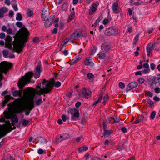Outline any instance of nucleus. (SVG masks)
<instances>
[{"instance_id":"7ed1b4c3","label":"nucleus","mask_w":160,"mask_h":160,"mask_svg":"<svg viewBox=\"0 0 160 160\" xmlns=\"http://www.w3.org/2000/svg\"><path fill=\"white\" fill-rule=\"evenodd\" d=\"M34 105L33 97L28 99L24 105H23L21 101H19L15 108V111L17 113H21L24 111L25 112V115L28 116L30 111L34 108Z\"/></svg>"},{"instance_id":"0e129e2a","label":"nucleus","mask_w":160,"mask_h":160,"mask_svg":"<svg viewBox=\"0 0 160 160\" xmlns=\"http://www.w3.org/2000/svg\"><path fill=\"white\" fill-rule=\"evenodd\" d=\"M13 14L14 12L12 10L10 11L9 14V17L10 18H11L13 16Z\"/></svg>"},{"instance_id":"13d9d810","label":"nucleus","mask_w":160,"mask_h":160,"mask_svg":"<svg viewBox=\"0 0 160 160\" xmlns=\"http://www.w3.org/2000/svg\"><path fill=\"white\" fill-rule=\"evenodd\" d=\"M150 71V70L149 68H146L142 71V72L144 74H146L149 73Z\"/></svg>"},{"instance_id":"4468645a","label":"nucleus","mask_w":160,"mask_h":160,"mask_svg":"<svg viewBox=\"0 0 160 160\" xmlns=\"http://www.w3.org/2000/svg\"><path fill=\"white\" fill-rule=\"evenodd\" d=\"M49 12L48 10H45L44 8L42 11V13L41 16L42 19L43 20H45L46 19H48L49 15Z\"/></svg>"},{"instance_id":"a878e982","label":"nucleus","mask_w":160,"mask_h":160,"mask_svg":"<svg viewBox=\"0 0 160 160\" xmlns=\"http://www.w3.org/2000/svg\"><path fill=\"white\" fill-rule=\"evenodd\" d=\"M38 142L41 144H44L47 142V141L46 139L44 138L41 137L38 138Z\"/></svg>"},{"instance_id":"de8ad7c7","label":"nucleus","mask_w":160,"mask_h":160,"mask_svg":"<svg viewBox=\"0 0 160 160\" xmlns=\"http://www.w3.org/2000/svg\"><path fill=\"white\" fill-rule=\"evenodd\" d=\"M119 86L121 89H123L125 87V85L123 83L120 82L119 83Z\"/></svg>"},{"instance_id":"ddd939ff","label":"nucleus","mask_w":160,"mask_h":160,"mask_svg":"<svg viewBox=\"0 0 160 160\" xmlns=\"http://www.w3.org/2000/svg\"><path fill=\"white\" fill-rule=\"evenodd\" d=\"M138 83L135 82H133L129 83L126 88V92H128L129 91L133 89L138 86Z\"/></svg>"},{"instance_id":"ea45409f","label":"nucleus","mask_w":160,"mask_h":160,"mask_svg":"<svg viewBox=\"0 0 160 160\" xmlns=\"http://www.w3.org/2000/svg\"><path fill=\"white\" fill-rule=\"evenodd\" d=\"M156 115V112L155 111H152L150 115V120H152L155 118Z\"/></svg>"},{"instance_id":"2f4dec72","label":"nucleus","mask_w":160,"mask_h":160,"mask_svg":"<svg viewBox=\"0 0 160 160\" xmlns=\"http://www.w3.org/2000/svg\"><path fill=\"white\" fill-rule=\"evenodd\" d=\"M114 118L112 117H111L109 118H107L106 122L107 123H110L111 124L114 123L113 122H112Z\"/></svg>"},{"instance_id":"aec40b11","label":"nucleus","mask_w":160,"mask_h":160,"mask_svg":"<svg viewBox=\"0 0 160 160\" xmlns=\"http://www.w3.org/2000/svg\"><path fill=\"white\" fill-rule=\"evenodd\" d=\"M144 116L143 115H141L138 117L136 119V120L132 123V124H137L139 123L140 121H142L144 118Z\"/></svg>"},{"instance_id":"c9c22d12","label":"nucleus","mask_w":160,"mask_h":160,"mask_svg":"<svg viewBox=\"0 0 160 160\" xmlns=\"http://www.w3.org/2000/svg\"><path fill=\"white\" fill-rule=\"evenodd\" d=\"M5 40L7 42L9 43L12 41V38L10 36L8 35L6 36Z\"/></svg>"},{"instance_id":"a19ab883","label":"nucleus","mask_w":160,"mask_h":160,"mask_svg":"<svg viewBox=\"0 0 160 160\" xmlns=\"http://www.w3.org/2000/svg\"><path fill=\"white\" fill-rule=\"evenodd\" d=\"M29 123V122L28 120L24 119L22 121V125L24 126H26Z\"/></svg>"},{"instance_id":"3c124183","label":"nucleus","mask_w":160,"mask_h":160,"mask_svg":"<svg viewBox=\"0 0 160 160\" xmlns=\"http://www.w3.org/2000/svg\"><path fill=\"white\" fill-rule=\"evenodd\" d=\"M139 35L138 34H137L135 36V38L134 39V44L135 45L136 44L137 42L138 41L139 38Z\"/></svg>"},{"instance_id":"0eeeda50","label":"nucleus","mask_w":160,"mask_h":160,"mask_svg":"<svg viewBox=\"0 0 160 160\" xmlns=\"http://www.w3.org/2000/svg\"><path fill=\"white\" fill-rule=\"evenodd\" d=\"M160 85V74H158L156 76H154L152 80L151 85H155L156 87Z\"/></svg>"},{"instance_id":"f3484780","label":"nucleus","mask_w":160,"mask_h":160,"mask_svg":"<svg viewBox=\"0 0 160 160\" xmlns=\"http://www.w3.org/2000/svg\"><path fill=\"white\" fill-rule=\"evenodd\" d=\"M152 46V43H150L148 44L147 47V52L148 53L147 55L148 56H150L152 54L151 52L153 48Z\"/></svg>"},{"instance_id":"f03ea898","label":"nucleus","mask_w":160,"mask_h":160,"mask_svg":"<svg viewBox=\"0 0 160 160\" xmlns=\"http://www.w3.org/2000/svg\"><path fill=\"white\" fill-rule=\"evenodd\" d=\"M42 88L40 86H37V88L39 89V90L37 89L35 90L33 88L29 87H28L27 89L24 90V94L26 96H29L32 95L33 97L35 94L39 95L43 94V96H45V94L49 93L52 89V86L50 82L46 81L45 79L42 80Z\"/></svg>"},{"instance_id":"393cba45","label":"nucleus","mask_w":160,"mask_h":160,"mask_svg":"<svg viewBox=\"0 0 160 160\" xmlns=\"http://www.w3.org/2000/svg\"><path fill=\"white\" fill-rule=\"evenodd\" d=\"M63 140H65L69 138L70 135L67 133H64L60 135Z\"/></svg>"},{"instance_id":"f257e3e1","label":"nucleus","mask_w":160,"mask_h":160,"mask_svg":"<svg viewBox=\"0 0 160 160\" xmlns=\"http://www.w3.org/2000/svg\"><path fill=\"white\" fill-rule=\"evenodd\" d=\"M29 35L28 31L25 27H22L21 30L17 32L14 37L13 44V49L16 52L19 53L22 50L25 46L24 44L28 42Z\"/></svg>"},{"instance_id":"b1692460","label":"nucleus","mask_w":160,"mask_h":160,"mask_svg":"<svg viewBox=\"0 0 160 160\" xmlns=\"http://www.w3.org/2000/svg\"><path fill=\"white\" fill-rule=\"evenodd\" d=\"M51 85L52 86H53L56 88H58L61 85V83L59 81H57L56 82H54V80L53 79V81L52 82V84L51 83Z\"/></svg>"},{"instance_id":"dca6fc26","label":"nucleus","mask_w":160,"mask_h":160,"mask_svg":"<svg viewBox=\"0 0 160 160\" xmlns=\"http://www.w3.org/2000/svg\"><path fill=\"white\" fill-rule=\"evenodd\" d=\"M82 58V56L81 55H79L76 56L74 59H73L72 60H71V64L73 65L76 63L79 60H80Z\"/></svg>"},{"instance_id":"20e7f679","label":"nucleus","mask_w":160,"mask_h":160,"mask_svg":"<svg viewBox=\"0 0 160 160\" xmlns=\"http://www.w3.org/2000/svg\"><path fill=\"white\" fill-rule=\"evenodd\" d=\"M33 74L32 72H28L26 74L25 76H23L19 80L18 86L20 89H22L27 83L30 82Z\"/></svg>"},{"instance_id":"4be33fe9","label":"nucleus","mask_w":160,"mask_h":160,"mask_svg":"<svg viewBox=\"0 0 160 160\" xmlns=\"http://www.w3.org/2000/svg\"><path fill=\"white\" fill-rule=\"evenodd\" d=\"M3 114L5 118L7 119H9L11 117V114L9 111H4L3 112Z\"/></svg>"},{"instance_id":"cd10ccee","label":"nucleus","mask_w":160,"mask_h":160,"mask_svg":"<svg viewBox=\"0 0 160 160\" xmlns=\"http://www.w3.org/2000/svg\"><path fill=\"white\" fill-rule=\"evenodd\" d=\"M75 16V13L74 12H72L70 13V15H69L68 19L67 21L68 22H69L70 21L72 20H73Z\"/></svg>"},{"instance_id":"338daca9","label":"nucleus","mask_w":160,"mask_h":160,"mask_svg":"<svg viewBox=\"0 0 160 160\" xmlns=\"http://www.w3.org/2000/svg\"><path fill=\"white\" fill-rule=\"evenodd\" d=\"M147 102H148V103L151 106H152L153 104V102L150 99L148 100Z\"/></svg>"},{"instance_id":"58836bf2","label":"nucleus","mask_w":160,"mask_h":160,"mask_svg":"<svg viewBox=\"0 0 160 160\" xmlns=\"http://www.w3.org/2000/svg\"><path fill=\"white\" fill-rule=\"evenodd\" d=\"M68 5L66 3H64L62 7V9L63 11H66L68 10Z\"/></svg>"},{"instance_id":"f8f14e48","label":"nucleus","mask_w":160,"mask_h":160,"mask_svg":"<svg viewBox=\"0 0 160 160\" xmlns=\"http://www.w3.org/2000/svg\"><path fill=\"white\" fill-rule=\"evenodd\" d=\"M118 5L117 2L113 3L112 4V10L113 13L116 14H118L120 12L118 9Z\"/></svg>"},{"instance_id":"6e6d98bb","label":"nucleus","mask_w":160,"mask_h":160,"mask_svg":"<svg viewBox=\"0 0 160 160\" xmlns=\"http://www.w3.org/2000/svg\"><path fill=\"white\" fill-rule=\"evenodd\" d=\"M33 14V12L31 10L27 12V15L28 17H31Z\"/></svg>"},{"instance_id":"e433bc0d","label":"nucleus","mask_w":160,"mask_h":160,"mask_svg":"<svg viewBox=\"0 0 160 160\" xmlns=\"http://www.w3.org/2000/svg\"><path fill=\"white\" fill-rule=\"evenodd\" d=\"M62 141H63V140L62 137H61V135H60L59 137H57L55 142L56 144L59 143Z\"/></svg>"},{"instance_id":"72a5a7b5","label":"nucleus","mask_w":160,"mask_h":160,"mask_svg":"<svg viewBox=\"0 0 160 160\" xmlns=\"http://www.w3.org/2000/svg\"><path fill=\"white\" fill-rule=\"evenodd\" d=\"M22 94V91H20V92H19L18 91H14L12 94L13 96L14 97L17 96L18 95L20 96Z\"/></svg>"},{"instance_id":"4c0bfd02","label":"nucleus","mask_w":160,"mask_h":160,"mask_svg":"<svg viewBox=\"0 0 160 160\" xmlns=\"http://www.w3.org/2000/svg\"><path fill=\"white\" fill-rule=\"evenodd\" d=\"M111 134L110 131H109L108 130H104V136L107 137H109Z\"/></svg>"},{"instance_id":"bf43d9fd","label":"nucleus","mask_w":160,"mask_h":160,"mask_svg":"<svg viewBox=\"0 0 160 160\" xmlns=\"http://www.w3.org/2000/svg\"><path fill=\"white\" fill-rule=\"evenodd\" d=\"M154 91L156 93H159L160 92V89L158 87H157L154 89Z\"/></svg>"},{"instance_id":"052dcab7","label":"nucleus","mask_w":160,"mask_h":160,"mask_svg":"<svg viewBox=\"0 0 160 160\" xmlns=\"http://www.w3.org/2000/svg\"><path fill=\"white\" fill-rule=\"evenodd\" d=\"M5 34L4 32L0 33V38L1 39H3L5 38Z\"/></svg>"},{"instance_id":"774afa93","label":"nucleus","mask_w":160,"mask_h":160,"mask_svg":"<svg viewBox=\"0 0 160 160\" xmlns=\"http://www.w3.org/2000/svg\"><path fill=\"white\" fill-rule=\"evenodd\" d=\"M2 53L3 56H6L8 55V52L7 51L4 50L3 51Z\"/></svg>"},{"instance_id":"2eb2a0df","label":"nucleus","mask_w":160,"mask_h":160,"mask_svg":"<svg viewBox=\"0 0 160 160\" xmlns=\"http://www.w3.org/2000/svg\"><path fill=\"white\" fill-rule=\"evenodd\" d=\"M81 35V33L79 32H76L73 33L70 36V40H75L79 38Z\"/></svg>"},{"instance_id":"680f3d73","label":"nucleus","mask_w":160,"mask_h":160,"mask_svg":"<svg viewBox=\"0 0 160 160\" xmlns=\"http://www.w3.org/2000/svg\"><path fill=\"white\" fill-rule=\"evenodd\" d=\"M7 33L8 34H11L12 32V29L9 28L7 30Z\"/></svg>"},{"instance_id":"1a4fd4ad","label":"nucleus","mask_w":160,"mask_h":160,"mask_svg":"<svg viewBox=\"0 0 160 160\" xmlns=\"http://www.w3.org/2000/svg\"><path fill=\"white\" fill-rule=\"evenodd\" d=\"M82 92L83 95L82 96L88 99L91 96V92L90 91L89 89H86L84 88H83Z\"/></svg>"},{"instance_id":"f704fd0d","label":"nucleus","mask_w":160,"mask_h":160,"mask_svg":"<svg viewBox=\"0 0 160 160\" xmlns=\"http://www.w3.org/2000/svg\"><path fill=\"white\" fill-rule=\"evenodd\" d=\"M98 55V57L99 58L101 59H104L106 56V54L103 52L99 53Z\"/></svg>"},{"instance_id":"09e8293b","label":"nucleus","mask_w":160,"mask_h":160,"mask_svg":"<svg viewBox=\"0 0 160 160\" xmlns=\"http://www.w3.org/2000/svg\"><path fill=\"white\" fill-rule=\"evenodd\" d=\"M108 96L107 94H106L103 97V100H104V101L103 102V103L104 104H105L106 102H107V100H108Z\"/></svg>"},{"instance_id":"49530a36","label":"nucleus","mask_w":160,"mask_h":160,"mask_svg":"<svg viewBox=\"0 0 160 160\" xmlns=\"http://www.w3.org/2000/svg\"><path fill=\"white\" fill-rule=\"evenodd\" d=\"M92 63L90 62L89 59H87L84 62V64L86 65H90Z\"/></svg>"},{"instance_id":"5fc2aeb1","label":"nucleus","mask_w":160,"mask_h":160,"mask_svg":"<svg viewBox=\"0 0 160 160\" xmlns=\"http://www.w3.org/2000/svg\"><path fill=\"white\" fill-rule=\"evenodd\" d=\"M1 118H0V122H5V118L4 116L3 115L1 116Z\"/></svg>"},{"instance_id":"c03bdc74","label":"nucleus","mask_w":160,"mask_h":160,"mask_svg":"<svg viewBox=\"0 0 160 160\" xmlns=\"http://www.w3.org/2000/svg\"><path fill=\"white\" fill-rule=\"evenodd\" d=\"M87 77L89 79H91L94 77V75L92 73H88L87 75Z\"/></svg>"},{"instance_id":"6ab92c4d","label":"nucleus","mask_w":160,"mask_h":160,"mask_svg":"<svg viewBox=\"0 0 160 160\" xmlns=\"http://www.w3.org/2000/svg\"><path fill=\"white\" fill-rule=\"evenodd\" d=\"M16 128V127L15 126H13L12 127L11 125L10 127H9L8 128L7 130V131L5 132V133L2 134V136H1L0 137V139L4 137L5 135H6L9 132L12 130L15 129Z\"/></svg>"},{"instance_id":"423d86ee","label":"nucleus","mask_w":160,"mask_h":160,"mask_svg":"<svg viewBox=\"0 0 160 160\" xmlns=\"http://www.w3.org/2000/svg\"><path fill=\"white\" fill-rule=\"evenodd\" d=\"M68 112L72 115L71 120H75L76 118H78L79 116V114L78 111H76L75 109L70 108Z\"/></svg>"},{"instance_id":"c85d7f7f","label":"nucleus","mask_w":160,"mask_h":160,"mask_svg":"<svg viewBox=\"0 0 160 160\" xmlns=\"http://www.w3.org/2000/svg\"><path fill=\"white\" fill-rule=\"evenodd\" d=\"M42 102V98L37 99L35 102V103L37 106L40 105Z\"/></svg>"},{"instance_id":"412c9836","label":"nucleus","mask_w":160,"mask_h":160,"mask_svg":"<svg viewBox=\"0 0 160 160\" xmlns=\"http://www.w3.org/2000/svg\"><path fill=\"white\" fill-rule=\"evenodd\" d=\"M98 99L95 101L93 103V106H96L99 102H101L103 98V93H102L101 94L98 96Z\"/></svg>"},{"instance_id":"6e6552de","label":"nucleus","mask_w":160,"mask_h":160,"mask_svg":"<svg viewBox=\"0 0 160 160\" xmlns=\"http://www.w3.org/2000/svg\"><path fill=\"white\" fill-rule=\"evenodd\" d=\"M99 5V3L97 2L92 3L90 6L89 10V14L91 15L94 13L97 10V8Z\"/></svg>"},{"instance_id":"8fccbe9b","label":"nucleus","mask_w":160,"mask_h":160,"mask_svg":"<svg viewBox=\"0 0 160 160\" xmlns=\"http://www.w3.org/2000/svg\"><path fill=\"white\" fill-rule=\"evenodd\" d=\"M11 99V97L9 95H6L5 96L4 102L7 103Z\"/></svg>"},{"instance_id":"473e14b6","label":"nucleus","mask_w":160,"mask_h":160,"mask_svg":"<svg viewBox=\"0 0 160 160\" xmlns=\"http://www.w3.org/2000/svg\"><path fill=\"white\" fill-rule=\"evenodd\" d=\"M88 149V148L86 146H83L79 148L78 151L79 152H81L83 151L87 150Z\"/></svg>"},{"instance_id":"69168bd1","label":"nucleus","mask_w":160,"mask_h":160,"mask_svg":"<svg viewBox=\"0 0 160 160\" xmlns=\"http://www.w3.org/2000/svg\"><path fill=\"white\" fill-rule=\"evenodd\" d=\"M12 7L14 10L15 11H18V8L17 6V5L16 4L13 5L12 4Z\"/></svg>"},{"instance_id":"603ef678","label":"nucleus","mask_w":160,"mask_h":160,"mask_svg":"<svg viewBox=\"0 0 160 160\" xmlns=\"http://www.w3.org/2000/svg\"><path fill=\"white\" fill-rule=\"evenodd\" d=\"M64 26V23L62 22H59V28L60 29H62L63 28Z\"/></svg>"},{"instance_id":"5701e85b","label":"nucleus","mask_w":160,"mask_h":160,"mask_svg":"<svg viewBox=\"0 0 160 160\" xmlns=\"http://www.w3.org/2000/svg\"><path fill=\"white\" fill-rule=\"evenodd\" d=\"M52 20H49L47 19L45 23V26L46 28H48L52 24Z\"/></svg>"},{"instance_id":"7c9ffc66","label":"nucleus","mask_w":160,"mask_h":160,"mask_svg":"<svg viewBox=\"0 0 160 160\" xmlns=\"http://www.w3.org/2000/svg\"><path fill=\"white\" fill-rule=\"evenodd\" d=\"M16 19L18 21H21L22 20V18L21 13H18L17 14Z\"/></svg>"},{"instance_id":"9d476101","label":"nucleus","mask_w":160,"mask_h":160,"mask_svg":"<svg viewBox=\"0 0 160 160\" xmlns=\"http://www.w3.org/2000/svg\"><path fill=\"white\" fill-rule=\"evenodd\" d=\"M111 46L110 44L108 42H105L102 44L101 46V49L103 52H107L111 49Z\"/></svg>"},{"instance_id":"e2e57ef3","label":"nucleus","mask_w":160,"mask_h":160,"mask_svg":"<svg viewBox=\"0 0 160 160\" xmlns=\"http://www.w3.org/2000/svg\"><path fill=\"white\" fill-rule=\"evenodd\" d=\"M109 22L108 20V19H104L103 21V23L104 25L107 24Z\"/></svg>"},{"instance_id":"c756f323","label":"nucleus","mask_w":160,"mask_h":160,"mask_svg":"<svg viewBox=\"0 0 160 160\" xmlns=\"http://www.w3.org/2000/svg\"><path fill=\"white\" fill-rule=\"evenodd\" d=\"M35 71L41 72L42 71V68L41 65L39 64L37 65Z\"/></svg>"},{"instance_id":"bb28decb","label":"nucleus","mask_w":160,"mask_h":160,"mask_svg":"<svg viewBox=\"0 0 160 160\" xmlns=\"http://www.w3.org/2000/svg\"><path fill=\"white\" fill-rule=\"evenodd\" d=\"M12 122H18V117L15 114L13 115L11 119Z\"/></svg>"},{"instance_id":"79ce46f5","label":"nucleus","mask_w":160,"mask_h":160,"mask_svg":"<svg viewBox=\"0 0 160 160\" xmlns=\"http://www.w3.org/2000/svg\"><path fill=\"white\" fill-rule=\"evenodd\" d=\"M97 48L95 47H93V48L91 49V51L90 52V55H93L96 52Z\"/></svg>"},{"instance_id":"a18cd8bd","label":"nucleus","mask_w":160,"mask_h":160,"mask_svg":"<svg viewBox=\"0 0 160 160\" xmlns=\"http://www.w3.org/2000/svg\"><path fill=\"white\" fill-rule=\"evenodd\" d=\"M41 72L35 71L34 73V78H39Z\"/></svg>"},{"instance_id":"9b49d317","label":"nucleus","mask_w":160,"mask_h":160,"mask_svg":"<svg viewBox=\"0 0 160 160\" xmlns=\"http://www.w3.org/2000/svg\"><path fill=\"white\" fill-rule=\"evenodd\" d=\"M118 32L117 29L115 28H109L106 30L105 32L106 34L108 36L112 35H115Z\"/></svg>"},{"instance_id":"4d7b16f0","label":"nucleus","mask_w":160,"mask_h":160,"mask_svg":"<svg viewBox=\"0 0 160 160\" xmlns=\"http://www.w3.org/2000/svg\"><path fill=\"white\" fill-rule=\"evenodd\" d=\"M16 25L18 27L21 28L22 26V23L20 22H16Z\"/></svg>"},{"instance_id":"864d4df0","label":"nucleus","mask_w":160,"mask_h":160,"mask_svg":"<svg viewBox=\"0 0 160 160\" xmlns=\"http://www.w3.org/2000/svg\"><path fill=\"white\" fill-rule=\"evenodd\" d=\"M62 120L65 122L67 119H68V118L65 115H63L62 116Z\"/></svg>"},{"instance_id":"a211bd4d","label":"nucleus","mask_w":160,"mask_h":160,"mask_svg":"<svg viewBox=\"0 0 160 160\" xmlns=\"http://www.w3.org/2000/svg\"><path fill=\"white\" fill-rule=\"evenodd\" d=\"M8 11V9L7 8L3 7L1 8H0V18H2L4 16V14Z\"/></svg>"},{"instance_id":"39448f33","label":"nucleus","mask_w":160,"mask_h":160,"mask_svg":"<svg viewBox=\"0 0 160 160\" xmlns=\"http://www.w3.org/2000/svg\"><path fill=\"white\" fill-rule=\"evenodd\" d=\"M6 124L2 125L1 129H0V137L2 135L8 128L11 126V123L9 121L4 122Z\"/></svg>"},{"instance_id":"37998d69","label":"nucleus","mask_w":160,"mask_h":160,"mask_svg":"<svg viewBox=\"0 0 160 160\" xmlns=\"http://www.w3.org/2000/svg\"><path fill=\"white\" fill-rule=\"evenodd\" d=\"M145 93L146 95H147L148 96L152 97L153 96V93L149 91H145Z\"/></svg>"}]
</instances>
